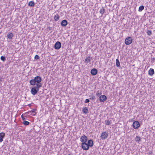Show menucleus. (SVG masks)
<instances>
[{
	"mask_svg": "<svg viewBox=\"0 0 155 155\" xmlns=\"http://www.w3.org/2000/svg\"><path fill=\"white\" fill-rule=\"evenodd\" d=\"M28 5L30 6L33 7L35 5V3L33 1H30L29 2Z\"/></svg>",
	"mask_w": 155,
	"mask_h": 155,
	"instance_id": "obj_21",
	"label": "nucleus"
},
{
	"mask_svg": "<svg viewBox=\"0 0 155 155\" xmlns=\"http://www.w3.org/2000/svg\"><path fill=\"white\" fill-rule=\"evenodd\" d=\"M87 140V137L85 135L82 136L80 138V141L82 143L85 142L86 143Z\"/></svg>",
	"mask_w": 155,
	"mask_h": 155,
	"instance_id": "obj_8",
	"label": "nucleus"
},
{
	"mask_svg": "<svg viewBox=\"0 0 155 155\" xmlns=\"http://www.w3.org/2000/svg\"><path fill=\"white\" fill-rule=\"evenodd\" d=\"M39 56L38 55H36L35 57V59H38L39 58Z\"/></svg>",
	"mask_w": 155,
	"mask_h": 155,
	"instance_id": "obj_30",
	"label": "nucleus"
},
{
	"mask_svg": "<svg viewBox=\"0 0 155 155\" xmlns=\"http://www.w3.org/2000/svg\"><path fill=\"white\" fill-rule=\"evenodd\" d=\"M41 87V84H36V86L34 87L31 90V93L33 95H35L36 94L39 90V88Z\"/></svg>",
	"mask_w": 155,
	"mask_h": 155,
	"instance_id": "obj_2",
	"label": "nucleus"
},
{
	"mask_svg": "<svg viewBox=\"0 0 155 155\" xmlns=\"http://www.w3.org/2000/svg\"><path fill=\"white\" fill-rule=\"evenodd\" d=\"M42 80L40 76H36L35 77L34 79L31 80L30 81V83L31 85H35L38 84H41L42 87V84L41 83Z\"/></svg>",
	"mask_w": 155,
	"mask_h": 155,
	"instance_id": "obj_1",
	"label": "nucleus"
},
{
	"mask_svg": "<svg viewBox=\"0 0 155 155\" xmlns=\"http://www.w3.org/2000/svg\"><path fill=\"white\" fill-rule=\"evenodd\" d=\"M35 115V114H32V115Z\"/></svg>",
	"mask_w": 155,
	"mask_h": 155,
	"instance_id": "obj_35",
	"label": "nucleus"
},
{
	"mask_svg": "<svg viewBox=\"0 0 155 155\" xmlns=\"http://www.w3.org/2000/svg\"><path fill=\"white\" fill-rule=\"evenodd\" d=\"M59 18L60 16L58 14H57L56 15H55L54 19L55 21H57L59 20Z\"/></svg>",
	"mask_w": 155,
	"mask_h": 155,
	"instance_id": "obj_18",
	"label": "nucleus"
},
{
	"mask_svg": "<svg viewBox=\"0 0 155 155\" xmlns=\"http://www.w3.org/2000/svg\"><path fill=\"white\" fill-rule=\"evenodd\" d=\"M68 24V22L66 20H64L61 22V25L63 27L66 26Z\"/></svg>",
	"mask_w": 155,
	"mask_h": 155,
	"instance_id": "obj_13",
	"label": "nucleus"
},
{
	"mask_svg": "<svg viewBox=\"0 0 155 155\" xmlns=\"http://www.w3.org/2000/svg\"><path fill=\"white\" fill-rule=\"evenodd\" d=\"M81 147L82 148L85 150H88L89 148V147L87 144V143L85 142L82 143Z\"/></svg>",
	"mask_w": 155,
	"mask_h": 155,
	"instance_id": "obj_3",
	"label": "nucleus"
},
{
	"mask_svg": "<svg viewBox=\"0 0 155 155\" xmlns=\"http://www.w3.org/2000/svg\"><path fill=\"white\" fill-rule=\"evenodd\" d=\"M4 81L3 78L2 77H0V83Z\"/></svg>",
	"mask_w": 155,
	"mask_h": 155,
	"instance_id": "obj_33",
	"label": "nucleus"
},
{
	"mask_svg": "<svg viewBox=\"0 0 155 155\" xmlns=\"http://www.w3.org/2000/svg\"><path fill=\"white\" fill-rule=\"evenodd\" d=\"M154 73V70L153 69L150 68L148 72V74L150 76L153 75Z\"/></svg>",
	"mask_w": 155,
	"mask_h": 155,
	"instance_id": "obj_16",
	"label": "nucleus"
},
{
	"mask_svg": "<svg viewBox=\"0 0 155 155\" xmlns=\"http://www.w3.org/2000/svg\"><path fill=\"white\" fill-rule=\"evenodd\" d=\"M5 134L4 133L2 132L0 133V142H1L3 141V138L5 137Z\"/></svg>",
	"mask_w": 155,
	"mask_h": 155,
	"instance_id": "obj_11",
	"label": "nucleus"
},
{
	"mask_svg": "<svg viewBox=\"0 0 155 155\" xmlns=\"http://www.w3.org/2000/svg\"><path fill=\"white\" fill-rule=\"evenodd\" d=\"M102 94L101 91L98 90L97 91L96 93V95L97 97L101 96V95Z\"/></svg>",
	"mask_w": 155,
	"mask_h": 155,
	"instance_id": "obj_23",
	"label": "nucleus"
},
{
	"mask_svg": "<svg viewBox=\"0 0 155 155\" xmlns=\"http://www.w3.org/2000/svg\"><path fill=\"white\" fill-rule=\"evenodd\" d=\"M21 117L22 118V120L24 121V120L25 119V118H24V117H23V114H22L21 115Z\"/></svg>",
	"mask_w": 155,
	"mask_h": 155,
	"instance_id": "obj_34",
	"label": "nucleus"
},
{
	"mask_svg": "<svg viewBox=\"0 0 155 155\" xmlns=\"http://www.w3.org/2000/svg\"><path fill=\"white\" fill-rule=\"evenodd\" d=\"M132 40L131 37H128L125 39V43L126 45H129L132 43Z\"/></svg>",
	"mask_w": 155,
	"mask_h": 155,
	"instance_id": "obj_4",
	"label": "nucleus"
},
{
	"mask_svg": "<svg viewBox=\"0 0 155 155\" xmlns=\"http://www.w3.org/2000/svg\"><path fill=\"white\" fill-rule=\"evenodd\" d=\"M92 59V58L90 56L88 57H87L85 59V62L86 64H87L89 62H90L91 60Z\"/></svg>",
	"mask_w": 155,
	"mask_h": 155,
	"instance_id": "obj_12",
	"label": "nucleus"
},
{
	"mask_svg": "<svg viewBox=\"0 0 155 155\" xmlns=\"http://www.w3.org/2000/svg\"><path fill=\"white\" fill-rule=\"evenodd\" d=\"M1 59L2 61H5V60H6L5 58L3 56H2L1 57Z\"/></svg>",
	"mask_w": 155,
	"mask_h": 155,
	"instance_id": "obj_28",
	"label": "nucleus"
},
{
	"mask_svg": "<svg viewBox=\"0 0 155 155\" xmlns=\"http://www.w3.org/2000/svg\"><path fill=\"white\" fill-rule=\"evenodd\" d=\"M147 33L148 35H150L152 34V32L151 31L148 30L147 32Z\"/></svg>",
	"mask_w": 155,
	"mask_h": 155,
	"instance_id": "obj_29",
	"label": "nucleus"
},
{
	"mask_svg": "<svg viewBox=\"0 0 155 155\" xmlns=\"http://www.w3.org/2000/svg\"><path fill=\"white\" fill-rule=\"evenodd\" d=\"M116 65L117 67H120V63L119 61V60L117 59H116Z\"/></svg>",
	"mask_w": 155,
	"mask_h": 155,
	"instance_id": "obj_22",
	"label": "nucleus"
},
{
	"mask_svg": "<svg viewBox=\"0 0 155 155\" xmlns=\"http://www.w3.org/2000/svg\"><path fill=\"white\" fill-rule=\"evenodd\" d=\"M144 9V7L143 5H141L139 7L138 11L139 12L142 11Z\"/></svg>",
	"mask_w": 155,
	"mask_h": 155,
	"instance_id": "obj_26",
	"label": "nucleus"
},
{
	"mask_svg": "<svg viewBox=\"0 0 155 155\" xmlns=\"http://www.w3.org/2000/svg\"><path fill=\"white\" fill-rule=\"evenodd\" d=\"M106 125H109L111 124V120H106L104 121Z\"/></svg>",
	"mask_w": 155,
	"mask_h": 155,
	"instance_id": "obj_17",
	"label": "nucleus"
},
{
	"mask_svg": "<svg viewBox=\"0 0 155 155\" xmlns=\"http://www.w3.org/2000/svg\"><path fill=\"white\" fill-rule=\"evenodd\" d=\"M13 36V35L12 33L9 32L7 34V36L8 38L9 39H11Z\"/></svg>",
	"mask_w": 155,
	"mask_h": 155,
	"instance_id": "obj_15",
	"label": "nucleus"
},
{
	"mask_svg": "<svg viewBox=\"0 0 155 155\" xmlns=\"http://www.w3.org/2000/svg\"><path fill=\"white\" fill-rule=\"evenodd\" d=\"M108 133L106 132H102L101 134V137L102 139H105L107 138L108 136Z\"/></svg>",
	"mask_w": 155,
	"mask_h": 155,
	"instance_id": "obj_9",
	"label": "nucleus"
},
{
	"mask_svg": "<svg viewBox=\"0 0 155 155\" xmlns=\"http://www.w3.org/2000/svg\"><path fill=\"white\" fill-rule=\"evenodd\" d=\"M87 144L89 147H92L94 144L93 140H89L87 141Z\"/></svg>",
	"mask_w": 155,
	"mask_h": 155,
	"instance_id": "obj_14",
	"label": "nucleus"
},
{
	"mask_svg": "<svg viewBox=\"0 0 155 155\" xmlns=\"http://www.w3.org/2000/svg\"><path fill=\"white\" fill-rule=\"evenodd\" d=\"M135 139L136 141L139 142L140 141V138L139 136H136Z\"/></svg>",
	"mask_w": 155,
	"mask_h": 155,
	"instance_id": "obj_25",
	"label": "nucleus"
},
{
	"mask_svg": "<svg viewBox=\"0 0 155 155\" xmlns=\"http://www.w3.org/2000/svg\"><path fill=\"white\" fill-rule=\"evenodd\" d=\"M107 99V97L104 95H103L100 96L99 99L101 102L105 101Z\"/></svg>",
	"mask_w": 155,
	"mask_h": 155,
	"instance_id": "obj_6",
	"label": "nucleus"
},
{
	"mask_svg": "<svg viewBox=\"0 0 155 155\" xmlns=\"http://www.w3.org/2000/svg\"><path fill=\"white\" fill-rule=\"evenodd\" d=\"M36 110V109H33L31 110L28 111V112L25 113V114H29L30 113L35 112Z\"/></svg>",
	"mask_w": 155,
	"mask_h": 155,
	"instance_id": "obj_24",
	"label": "nucleus"
},
{
	"mask_svg": "<svg viewBox=\"0 0 155 155\" xmlns=\"http://www.w3.org/2000/svg\"><path fill=\"white\" fill-rule=\"evenodd\" d=\"M91 97L90 98V99H91L92 100H93L95 98V97L93 95L91 96H90V97Z\"/></svg>",
	"mask_w": 155,
	"mask_h": 155,
	"instance_id": "obj_31",
	"label": "nucleus"
},
{
	"mask_svg": "<svg viewBox=\"0 0 155 155\" xmlns=\"http://www.w3.org/2000/svg\"><path fill=\"white\" fill-rule=\"evenodd\" d=\"M97 73V70L95 68H94L91 70V74L92 75H96Z\"/></svg>",
	"mask_w": 155,
	"mask_h": 155,
	"instance_id": "obj_10",
	"label": "nucleus"
},
{
	"mask_svg": "<svg viewBox=\"0 0 155 155\" xmlns=\"http://www.w3.org/2000/svg\"><path fill=\"white\" fill-rule=\"evenodd\" d=\"M132 126L134 128L137 129L140 127V124L138 121H136L133 123Z\"/></svg>",
	"mask_w": 155,
	"mask_h": 155,
	"instance_id": "obj_5",
	"label": "nucleus"
},
{
	"mask_svg": "<svg viewBox=\"0 0 155 155\" xmlns=\"http://www.w3.org/2000/svg\"><path fill=\"white\" fill-rule=\"evenodd\" d=\"M105 10L104 9V8L103 7L102 8H101L100 10V13L101 14H103L105 12Z\"/></svg>",
	"mask_w": 155,
	"mask_h": 155,
	"instance_id": "obj_20",
	"label": "nucleus"
},
{
	"mask_svg": "<svg viewBox=\"0 0 155 155\" xmlns=\"http://www.w3.org/2000/svg\"><path fill=\"white\" fill-rule=\"evenodd\" d=\"M61 47V44L59 41H57L54 45V48L57 50L59 49Z\"/></svg>",
	"mask_w": 155,
	"mask_h": 155,
	"instance_id": "obj_7",
	"label": "nucleus"
},
{
	"mask_svg": "<svg viewBox=\"0 0 155 155\" xmlns=\"http://www.w3.org/2000/svg\"><path fill=\"white\" fill-rule=\"evenodd\" d=\"M23 123L25 125H28L29 124V122L25 120H24Z\"/></svg>",
	"mask_w": 155,
	"mask_h": 155,
	"instance_id": "obj_27",
	"label": "nucleus"
},
{
	"mask_svg": "<svg viewBox=\"0 0 155 155\" xmlns=\"http://www.w3.org/2000/svg\"><path fill=\"white\" fill-rule=\"evenodd\" d=\"M89 102V100L88 99H86L85 103H86Z\"/></svg>",
	"mask_w": 155,
	"mask_h": 155,
	"instance_id": "obj_32",
	"label": "nucleus"
},
{
	"mask_svg": "<svg viewBox=\"0 0 155 155\" xmlns=\"http://www.w3.org/2000/svg\"><path fill=\"white\" fill-rule=\"evenodd\" d=\"M88 109L86 107L84 108L82 110V111L84 113L86 114L87 113Z\"/></svg>",
	"mask_w": 155,
	"mask_h": 155,
	"instance_id": "obj_19",
	"label": "nucleus"
}]
</instances>
